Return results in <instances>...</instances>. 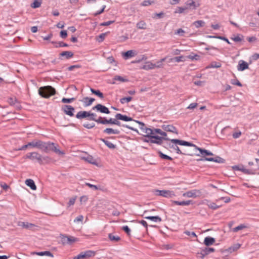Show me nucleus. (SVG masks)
<instances>
[{"instance_id": "obj_1", "label": "nucleus", "mask_w": 259, "mask_h": 259, "mask_svg": "<svg viewBox=\"0 0 259 259\" xmlns=\"http://www.w3.org/2000/svg\"><path fill=\"white\" fill-rule=\"evenodd\" d=\"M28 147L37 148L42 151L48 153L50 151H53L58 154L63 155L64 154L63 151L60 150L58 148V145L54 143L49 142H44L41 140H33L27 144Z\"/></svg>"}, {"instance_id": "obj_2", "label": "nucleus", "mask_w": 259, "mask_h": 259, "mask_svg": "<svg viewBox=\"0 0 259 259\" xmlns=\"http://www.w3.org/2000/svg\"><path fill=\"white\" fill-rule=\"evenodd\" d=\"M152 135L150 136V138L148 140L145 139L144 140L145 142L151 143H154L158 145H162L163 143L162 141L167 140L170 141L171 143H172L171 140L172 139H169L166 137L167 134L161 131V130L159 128H152Z\"/></svg>"}, {"instance_id": "obj_3", "label": "nucleus", "mask_w": 259, "mask_h": 259, "mask_svg": "<svg viewBox=\"0 0 259 259\" xmlns=\"http://www.w3.org/2000/svg\"><path fill=\"white\" fill-rule=\"evenodd\" d=\"M25 158L32 161H36L39 164L44 165L49 164L53 162L51 157L48 156H42L37 152H33L27 153L25 155Z\"/></svg>"}, {"instance_id": "obj_4", "label": "nucleus", "mask_w": 259, "mask_h": 259, "mask_svg": "<svg viewBox=\"0 0 259 259\" xmlns=\"http://www.w3.org/2000/svg\"><path fill=\"white\" fill-rule=\"evenodd\" d=\"M171 141L172 142V143L179 144L180 145L194 147L195 149L198 150L200 152V154H197L196 155L201 156L203 157L202 158H205V156L207 155L208 152V150L199 148L195 144L187 141L180 140L179 139H172L171 140Z\"/></svg>"}, {"instance_id": "obj_5", "label": "nucleus", "mask_w": 259, "mask_h": 259, "mask_svg": "<svg viewBox=\"0 0 259 259\" xmlns=\"http://www.w3.org/2000/svg\"><path fill=\"white\" fill-rule=\"evenodd\" d=\"M55 93V89L50 85L42 87L38 89L39 95L45 98H49Z\"/></svg>"}, {"instance_id": "obj_6", "label": "nucleus", "mask_w": 259, "mask_h": 259, "mask_svg": "<svg viewBox=\"0 0 259 259\" xmlns=\"http://www.w3.org/2000/svg\"><path fill=\"white\" fill-rule=\"evenodd\" d=\"M154 194L156 196H161L168 198H173L176 196L175 193L174 191L166 190H154Z\"/></svg>"}, {"instance_id": "obj_7", "label": "nucleus", "mask_w": 259, "mask_h": 259, "mask_svg": "<svg viewBox=\"0 0 259 259\" xmlns=\"http://www.w3.org/2000/svg\"><path fill=\"white\" fill-rule=\"evenodd\" d=\"M136 122L138 123L140 125V128L142 131V132L144 133L145 135L144 136L146 137L150 138V136L152 135V128H148L146 126L145 124L141 121L138 120H134Z\"/></svg>"}, {"instance_id": "obj_8", "label": "nucleus", "mask_w": 259, "mask_h": 259, "mask_svg": "<svg viewBox=\"0 0 259 259\" xmlns=\"http://www.w3.org/2000/svg\"><path fill=\"white\" fill-rule=\"evenodd\" d=\"M61 109L65 114L71 117L74 116V112L75 111V109L72 106L70 105H64L62 106Z\"/></svg>"}, {"instance_id": "obj_9", "label": "nucleus", "mask_w": 259, "mask_h": 259, "mask_svg": "<svg viewBox=\"0 0 259 259\" xmlns=\"http://www.w3.org/2000/svg\"><path fill=\"white\" fill-rule=\"evenodd\" d=\"M201 194V192L199 190L194 189L193 190L187 191L183 194V196L187 197L189 198H196L199 197Z\"/></svg>"}, {"instance_id": "obj_10", "label": "nucleus", "mask_w": 259, "mask_h": 259, "mask_svg": "<svg viewBox=\"0 0 259 259\" xmlns=\"http://www.w3.org/2000/svg\"><path fill=\"white\" fill-rule=\"evenodd\" d=\"M198 161H213L215 162L219 163H224L225 160L219 157V156H216L215 157L212 158V157H205V158H201L200 159H199L197 160Z\"/></svg>"}, {"instance_id": "obj_11", "label": "nucleus", "mask_w": 259, "mask_h": 259, "mask_svg": "<svg viewBox=\"0 0 259 259\" xmlns=\"http://www.w3.org/2000/svg\"><path fill=\"white\" fill-rule=\"evenodd\" d=\"M92 109L93 110H96L102 113L109 114L110 113V111L107 107L100 104H97L93 107Z\"/></svg>"}, {"instance_id": "obj_12", "label": "nucleus", "mask_w": 259, "mask_h": 259, "mask_svg": "<svg viewBox=\"0 0 259 259\" xmlns=\"http://www.w3.org/2000/svg\"><path fill=\"white\" fill-rule=\"evenodd\" d=\"M162 128L166 132H169L178 134V131L175 126L170 124H163L161 126Z\"/></svg>"}, {"instance_id": "obj_13", "label": "nucleus", "mask_w": 259, "mask_h": 259, "mask_svg": "<svg viewBox=\"0 0 259 259\" xmlns=\"http://www.w3.org/2000/svg\"><path fill=\"white\" fill-rule=\"evenodd\" d=\"M249 68V66L247 63L243 60H240L238 62L237 66V69L238 71H242Z\"/></svg>"}, {"instance_id": "obj_14", "label": "nucleus", "mask_w": 259, "mask_h": 259, "mask_svg": "<svg viewBox=\"0 0 259 259\" xmlns=\"http://www.w3.org/2000/svg\"><path fill=\"white\" fill-rule=\"evenodd\" d=\"M73 55V53L71 51H64L60 54L59 59L63 60V57H64V58L66 59H69L72 58Z\"/></svg>"}, {"instance_id": "obj_15", "label": "nucleus", "mask_w": 259, "mask_h": 259, "mask_svg": "<svg viewBox=\"0 0 259 259\" xmlns=\"http://www.w3.org/2000/svg\"><path fill=\"white\" fill-rule=\"evenodd\" d=\"M18 226L22 227L24 228L28 229L30 230H33V229L35 227V225L33 224L23 222H19Z\"/></svg>"}, {"instance_id": "obj_16", "label": "nucleus", "mask_w": 259, "mask_h": 259, "mask_svg": "<svg viewBox=\"0 0 259 259\" xmlns=\"http://www.w3.org/2000/svg\"><path fill=\"white\" fill-rule=\"evenodd\" d=\"M116 119H119L125 121H134L132 118L127 116L125 115H122L120 113H117L115 116Z\"/></svg>"}, {"instance_id": "obj_17", "label": "nucleus", "mask_w": 259, "mask_h": 259, "mask_svg": "<svg viewBox=\"0 0 259 259\" xmlns=\"http://www.w3.org/2000/svg\"><path fill=\"white\" fill-rule=\"evenodd\" d=\"M94 98L84 97L82 100H80L82 103H83L84 107H88L92 105L93 102L95 101Z\"/></svg>"}, {"instance_id": "obj_18", "label": "nucleus", "mask_w": 259, "mask_h": 259, "mask_svg": "<svg viewBox=\"0 0 259 259\" xmlns=\"http://www.w3.org/2000/svg\"><path fill=\"white\" fill-rule=\"evenodd\" d=\"M90 112L85 111H79L77 114L76 115V118L77 119H82L85 118H89Z\"/></svg>"}, {"instance_id": "obj_19", "label": "nucleus", "mask_w": 259, "mask_h": 259, "mask_svg": "<svg viewBox=\"0 0 259 259\" xmlns=\"http://www.w3.org/2000/svg\"><path fill=\"white\" fill-rule=\"evenodd\" d=\"M116 118H110L107 119L105 117H103L102 121H100L101 124H114Z\"/></svg>"}, {"instance_id": "obj_20", "label": "nucleus", "mask_w": 259, "mask_h": 259, "mask_svg": "<svg viewBox=\"0 0 259 259\" xmlns=\"http://www.w3.org/2000/svg\"><path fill=\"white\" fill-rule=\"evenodd\" d=\"M90 116H89L88 119L90 120H93L97 122L98 123H100V121H102L103 117L100 116L98 119L96 117L97 115L95 113H91L90 112L89 113Z\"/></svg>"}, {"instance_id": "obj_21", "label": "nucleus", "mask_w": 259, "mask_h": 259, "mask_svg": "<svg viewBox=\"0 0 259 259\" xmlns=\"http://www.w3.org/2000/svg\"><path fill=\"white\" fill-rule=\"evenodd\" d=\"M103 133L108 135H118L120 134V131L117 129H113L112 128H106L103 131Z\"/></svg>"}, {"instance_id": "obj_22", "label": "nucleus", "mask_w": 259, "mask_h": 259, "mask_svg": "<svg viewBox=\"0 0 259 259\" xmlns=\"http://www.w3.org/2000/svg\"><path fill=\"white\" fill-rule=\"evenodd\" d=\"M215 242V239L211 237H206L204 240V243L206 246H210Z\"/></svg>"}, {"instance_id": "obj_23", "label": "nucleus", "mask_w": 259, "mask_h": 259, "mask_svg": "<svg viewBox=\"0 0 259 259\" xmlns=\"http://www.w3.org/2000/svg\"><path fill=\"white\" fill-rule=\"evenodd\" d=\"M25 184L27 186L29 187L32 190H35L36 189V186L33 180L31 179H27L25 181Z\"/></svg>"}, {"instance_id": "obj_24", "label": "nucleus", "mask_w": 259, "mask_h": 259, "mask_svg": "<svg viewBox=\"0 0 259 259\" xmlns=\"http://www.w3.org/2000/svg\"><path fill=\"white\" fill-rule=\"evenodd\" d=\"M100 140L103 142L110 149H114L116 148L115 145L105 139L101 138L100 139Z\"/></svg>"}, {"instance_id": "obj_25", "label": "nucleus", "mask_w": 259, "mask_h": 259, "mask_svg": "<svg viewBox=\"0 0 259 259\" xmlns=\"http://www.w3.org/2000/svg\"><path fill=\"white\" fill-rule=\"evenodd\" d=\"M172 202L178 205H182V206H187L190 205L192 203L191 200H187V201H172Z\"/></svg>"}, {"instance_id": "obj_26", "label": "nucleus", "mask_w": 259, "mask_h": 259, "mask_svg": "<svg viewBox=\"0 0 259 259\" xmlns=\"http://www.w3.org/2000/svg\"><path fill=\"white\" fill-rule=\"evenodd\" d=\"M142 68L146 70L153 69L155 68V65H154V63L149 61L145 63V64L142 67Z\"/></svg>"}, {"instance_id": "obj_27", "label": "nucleus", "mask_w": 259, "mask_h": 259, "mask_svg": "<svg viewBox=\"0 0 259 259\" xmlns=\"http://www.w3.org/2000/svg\"><path fill=\"white\" fill-rule=\"evenodd\" d=\"M144 218L154 222H160L162 221L161 218L159 216H145Z\"/></svg>"}, {"instance_id": "obj_28", "label": "nucleus", "mask_w": 259, "mask_h": 259, "mask_svg": "<svg viewBox=\"0 0 259 259\" xmlns=\"http://www.w3.org/2000/svg\"><path fill=\"white\" fill-rule=\"evenodd\" d=\"M33 254H37L39 256L46 255L51 257H53V254L49 251H45L41 252H34L32 253Z\"/></svg>"}, {"instance_id": "obj_29", "label": "nucleus", "mask_w": 259, "mask_h": 259, "mask_svg": "<svg viewBox=\"0 0 259 259\" xmlns=\"http://www.w3.org/2000/svg\"><path fill=\"white\" fill-rule=\"evenodd\" d=\"M135 55V51L133 50H129L126 52L123 53V56L125 59H128L134 57Z\"/></svg>"}, {"instance_id": "obj_30", "label": "nucleus", "mask_w": 259, "mask_h": 259, "mask_svg": "<svg viewBox=\"0 0 259 259\" xmlns=\"http://www.w3.org/2000/svg\"><path fill=\"white\" fill-rule=\"evenodd\" d=\"M82 159L84 160L88 161L89 163L94 164V165H97V163L95 159L90 155L86 157H82Z\"/></svg>"}, {"instance_id": "obj_31", "label": "nucleus", "mask_w": 259, "mask_h": 259, "mask_svg": "<svg viewBox=\"0 0 259 259\" xmlns=\"http://www.w3.org/2000/svg\"><path fill=\"white\" fill-rule=\"evenodd\" d=\"M51 43L52 44L54 45V46L56 48L65 47L68 46V44H67L65 42H63L62 41L56 42V41H51Z\"/></svg>"}, {"instance_id": "obj_32", "label": "nucleus", "mask_w": 259, "mask_h": 259, "mask_svg": "<svg viewBox=\"0 0 259 259\" xmlns=\"http://www.w3.org/2000/svg\"><path fill=\"white\" fill-rule=\"evenodd\" d=\"M215 250L214 248L211 247H205V249H203L201 252V254L203 255H207L210 252H214Z\"/></svg>"}, {"instance_id": "obj_33", "label": "nucleus", "mask_w": 259, "mask_h": 259, "mask_svg": "<svg viewBox=\"0 0 259 259\" xmlns=\"http://www.w3.org/2000/svg\"><path fill=\"white\" fill-rule=\"evenodd\" d=\"M90 90L93 94L98 96L100 98L103 99L104 98L103 93H101L99 90H96L93 88H91Z\"/></svg>"}, {"instance_id": "obj_34", "label": "nucleus", "mask_w": 259, "mask_h": 259, "mask_svg": "<svg viewBox=\"0 0 259 259\" xmlns=\"http://www.w3.org/2000/svg\"><path fill=\"white\" fill-rule=\"evenodd\" d=\"M166 60V57L160 59L159 61L156 62V63H154V65H155V68H162L163 67V62H164Z\"/></svg>"}, {"instance_id": "obj_35", "label": "nucleus", "mask_w": 259, "mask_h": 259, "mask_svg": "<svg viewBox=\"0 0 259 259\" xmlns=\"http://www.w3.org/2000/svg\"><path fill=\"white\" fill-rule=\"evenodd\" d=\"M109 239L113 242H118L120 240V238L118 236H115L112 233L108 234Z\"/></svg>"}, {"instance_id": "obj_36", "label": "nucleus", "mask_w": 259, "mask_h": 259, "mask_svg": "<svg viewBox=\"0 0 259 259\" xmlns=\"http://www.w3.org/2000/svg\"><path fill=\"white\" fill-rule=\"evenodd\" d=\"M222 66V64L220 62L213 61L208 66L207 68H220Z\"/></svg>"}, {"instance_id": "obj_37", "label": "nucleus", "mask_w": 259, "mask_h": 259, "mask_svg": "<svg viewBox=\"0 0 259 259\" xmlns=\"http://www.w3.org/2000/svg\"><path fill=\"white\" fill-rule=\"evenodd\" d=\"M167 145L168 146V147L169 148H172L174 150H175L177 151V153L178 154H185L184 153H183L182 152V151H181V150L180 149V148H179V147L177 145L171 144L169 143Z\"/></svg>"}, {"instance_id": "obj_38", "label": "nucleus", "mask_w": 259, "mask_h": 259, "mask_svg": "<svg viewBox=\"0 0 259 259\" xmlns=\"http://www.w3.org/2000/svg\"><path fill=\"white\" fill-rule=\"evenodd\" d=\"M86 259L89 258L91 257L94 256L96 254V252L92 250H87L84 251Z\"/></svg>"}, {"instance_id": "obj_39", "label": "nucleus", "mask_w": 259, "mask_h": 259, "mask_svg": "<svg viewBox=\"0 0 259 259\" xmlns=\"http://www.w3.org/2000/svg\"><path fill=\"white\" fill-rule=\"evenodd\" d=\"M137 27L140 29H146V23L144 21H140L137 23Z\"/></svg>"}, {"instance_id": "obj_40", "label": "nucleus", "mask_w": 259, "mask_h": 259, "mask_svg": "<svg viewBox=\"0 0 259 259\" xmlns=\"http://www.w3.org/2000/svg\"><path fill=\"white\" fill-rule=\"evenodd\" d=\"M259 170V166L257 168H255L254 169H249L245 168L244 172V174L247 175H254L256 172V171Z\"/></svg>"}, {"instance_id": "obj_41", "label": "nucleus", "mask_w": 259, "mask_h": 259, "mask_svg": "<svg viewBox=\"0 0 259 259\" xmlns=\"http://www.w3.org/2000/svg\"><path fill=\"white\" fill-rule=\"evenodd\" d=\"M205 22L202 20H198L195 21L193 25L195 26L196 28H198L200 27H202L204 25Z\"/></svg>"}, {"instance_id": "obj_42", "label": "nucleus", "mask_w": 259, "mask_h": 259, "mask_svg": "<svg viewBox=\"0 0 259 259\" xmlns=\"http://www.w3.org/2000/svg\"><path fill=\"white\" fill-rule=\"evenodd\" d=\"M186 60L185 57L183 56H178V57H175L172 59H171V61H175L177 62H183Z\"/></svg>"}, {"instance_id": "obj_43", "label": "nucleus", "mask_w": 259, "mask_h": 259, "mask_svg": "<svg viewBox=\"0 0 259 259\" xmlns=\"http://www.w3.org/2000/svg\"><path fill=\"white\" fill-rule=\"evenodd\" d=\"M207 37L209 38H217L221 40H223L224 41H225L227 42L228 44H230V42L228 40V39L225 37L222 36H211V35H208Z\"/></svg>"}, {"instance_id": "obj_44", "label": "nucleus", "mask_w": 259, "mask_h": 259, "mask_svg": "<svg viewBox=\"0 0 259 259\" xmlns=\"http://www.w3.org/2000/svg\"><path fill=\"white\" fill-rule=\"evenodd\" d=\"M41 4V0H34L33 3L31 4V7L32 8H39Z\"/></svg>"}, {"instance_id": "obj_45", "label": "nucleus", "mask_w": 259, "mask_h": 259, "mask_svg": "<svg viewBox=\"0 0 259 259\" xmlns=\"http://www.w3.org/2000/svg\"><path fill=\"white\" fill-rule=\"evenodd\" d=\"M158 154H159V157L162 159L169 160H172V158L171 157H170L166 154H163L161 151L158 152Z\"/></svg>"}, {"instance_id": "obj_46", "label": "nucleus", "mask_w": 259, "mask_h": 259, "mask_svg": "<svg viewBox=\"0 0 259 259\" xmlns=\"http://www.w3.org/2000/svg\"><path fill=\"white\" fill-rule=\"evenodd\" d=\"M75 239L73 237H66L64 238L63 241L64 243H70L74 242Z\"/></svg>"}, {"instance_id": "obj_47", "label": "nucleus", "mask_w": 259, "mask_h": 259, "mask_svg": "<svg viewBox=\"0 0 259 259\" xmlns=\"http://www.w3.org/2000/svg\"><path fill=\"white\" fill-rule=\"evenodd\" d=\"M187 58L190 59L191 60H198L200 59V56L197 54H194L192 53L191 55L188 56L187 57Z\"/></svg>"}, {"instance_id": "obj_48", "label": "nucleus", "mask_w": 259, "mask_h": 259, "mask_svg": "<svg viewBox=\"0 0 259 259\" xmlns=\"http://www.w3.org/2000/svg\"><path fill=\"white\" fill-rule=\"evenodd\" d=\"M132 100V97H127L121 98L120 100V102L121 104H124L125 103H128L131 101Z\"/></svg>"}, {"instance_id": "obj_49", "label": "nucleus", "mask_w": 259, "mask_h": 259, "mask_svg": "<svg viewBox=\"0 0 259 259\" xmlns=\"http://www.w3.org/2000/svg\"><path fill=\"white\" fill-rule=\"evenodd\" d=\"M245 228H246V226L245 225H244L243 224H241V225L238 226L237 227L234 228L233 229V231L234 232H237L238 231L241 230Z\"/></svg>"}, {"instance_id": "obj_50", "label": "nucleus", "mask_w": 259, "mask_h": 259, "mask_svg": "<svg viewBox=\"0 0 259 259\" xmlns=\"http://www.w3.org/2000/svg\"><path fill=\"white\" fill-rule=\"evenodd\" d=\"M154 3V0H145L143 2L141 5L143 6H148Z\"/></svg>"}, {"instance_id": "obj_51", "label": "nucleus", "mask_w": 259, "mask_h": 259, "mask_svg": "<svg viewBox=\"0 0 259 259\" xmlns=\"http://www.w3.org/2000/svg\"><path fill=\"white\" fill-rule=\"evenodd\" d=\"M208 206L212 209H217L221 206V205H218L214 202H210L208 204Z\"/></svg>"}, {"instance_id": "obj_52", "label": "nucleus", "mask_w": 259, "mask_h": 259, "mask_svg": "<svg viewBox=\"0 0 259 259\" xmlns=\"http://www.w3.org/2000/svg\"><path fill=\"white\" fill-rule=\"evenodd\" d=\"M75 100V98H69V99L63 98L62 99L61 101L63 103H70L72 102V101H74Z\"/></svg>"}, {"instance_id": "obj_53", "label": "nucleus", "mask_w": 259, "mask_h": 259, "mask_svg": "<svg viewBox=\"0 0 259 259\" xmlns=\"http://www.w3.org/2000/svg\"><path fill=\"white\" fill-rule=\"evenodd\" d=\"M95 124L94 123H83V126L87 129H91L95 127Z\"/></svg>"}, {"instance_id": "obj_54", "label": "nucleus", "mask_w": 259, "mask_h": 259, "mask_svg": "<svg viewBox=\"0 0 259 259\" xmlns=\"http://www.w3.org/2000/svg\"><path fill=\"white\" fill-rule=\"evenodd\" d=\"M73 259H86L84 252H81L77 255L74 256Z\"/></svg>"}, {"instance_id": "obj_55", "label": "nucleus", "mask_w": 259, "mask_h": 259, "mask_svg": "<svg viewBox=\"0 0 259 259\" xmlns=\"http://www.w3.org/2000/svg\"><path fill=\"white\" fill-rule=\"evenodd\" d=\"M114 80H118L121 82H125L127 81L126 79L123 78L122 77L118 75H116L114 77Z\"/></svg>"}, {"instance_id": "obj_56", "label": "nucleus", "mask_w": 259, "mask_h": 259, "mask_svg": "<svg viewBox=\"0 0 259 259\" xmlns=\"http://www.w3.org/2000/svg\"><path fill=\"white\" fill-rule=\"evenodd\" d=\"M83 220V217L82 215H79L74 220V223H79L82 222Z\"/></svg>"}, {"instance_id": "obj_57", "label": "nucleus", "mask_w": 259, "mask_h": 259, "mask_svg": "<svg viewBox=\"0 0 259 259\" xmlns=\"http://www.w3.org/2000/svg\"><path fill=\"white\" fill-rule=\"evenodd\" d=\"M122 230L127 234L128 236L131 235V229L127 226H123Z\"/></svg>"}, {"instance_id": "obj_58", "label": "nucleus", "mask_w": 259, "mask_h": 259, "mask_svg": "<svg viewBox=\"0 0 259 259\" xmlns=\"http://www.w3.org/2000/svg\"><path fill=\"white\" fill-rule=\"evenodd\" d=\"M188 9L187 7H178V10L175 11V13H183L184 11Z\"/></svg>"}, {"instance_id": "obj_59", "label": "nucleus", "mask_w": 259, "mask_h": 259, "mask_svg": "<svg viewBox=\"0 0 259 259\" xmlns=\"http://www.w3.org/2000/svg\"><path fill=\"white\" fill-rule=\"evenodd\" d=\"M231 83L232 84L236 85L239 87H242V84L241 82L237 79H232L231 81Z\"/></svg>"}, {"instance_id": "obj_60", "label": "nucleus", "mask_w": 259, "mask_h": 259, "mask_svg": "<svg viewBox=\"0 0 259 259\" xmlns=\"http://www.w3.org/2000/svg\"><path fill=\"white\" fill-rule=\"evenodd\" d=\"M105 36H106V33H101L99 35L97 40L99 42H102L105 39Z\"/></svg>"}, {"instance_id": "obj_61", "label": "nucleus", "mask_w": 259, "mask_h": 259, "mask_svg": "<svg viewBox=\"0 0 259 259\" xmlns=\"http://www.w3.org/2000/svg\"><path fill=\"white\" fill-rule=\"evenodd\" d=\"M60 36L62 38H66V37L67 36V31L66 30H62L60 32Z\"/></svg>"}, {"instance_id": "obj_62", "label": "nucleus", "mask_w": 259, "mask_h": 259, "mask_svg": "<svg viewBox=\"0 0 259 259\" xmlns=\"http://www.w3.org/2000/svg\"><path fill=\"white\" fill-rule=\"evenodd\" d=\"M184 233L188 236H191L194 237H196L197 235L194 232H190L189 231H185Z\"/></svg>"}, {"instance_id": "obj_63", "label": "nucleus", "mask_w": 259, "mask_h": 259, "mask_svg": "<svg viewBox=\"0 0 259 259\" xmlns=\"http://www.w3.org/2000/svg\"><path fill=\"white\" fill-rule=\"evenodd\" d=\"M198 106V104L197 103H191L188 107L187 109H194Z\"/></svg>"}, {"instance_id": "obj_64", "label": "nucleus", "mask_w": 259, "mask_h": 259, "mask_svg": "<svg viewBox=\"0 0 259 259\" xmlns=\"http://www.w3.org/2000/svg\"><path fill=\"white\" fill-rule=\"evenodd\" d=\"M105 8H106V6H105V5H104V6H103L102 9L101 10L98 11L96 12V13H95L94 14V15L95 16H97V15H98L101 14V13H102L104 11V10H105Z\"/></svg>"}]
</instances>
